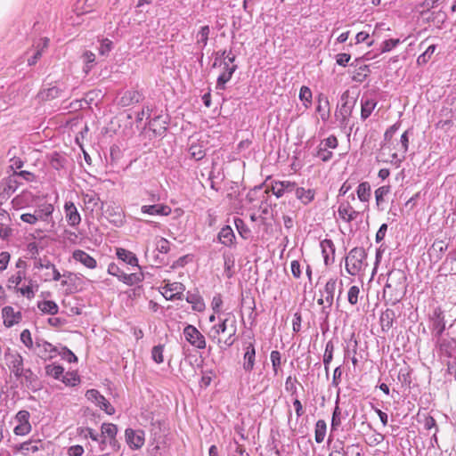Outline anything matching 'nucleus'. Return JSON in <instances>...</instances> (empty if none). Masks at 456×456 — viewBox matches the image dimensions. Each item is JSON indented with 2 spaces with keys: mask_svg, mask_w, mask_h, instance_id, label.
<instances>
[{
  "mask_svg": "<svg viewBox=\"0 0 456 456\" xmlns=\"http://www.w3.org/2000/svg\"><path fill=\"white\" fill-rule=\"evenodd\" d=\"M346 271L352 276L362 275L368 266L367 253L363 248H352L345 258Z\"/></svg>",
  "mask_w": 456,
  "mask_h": 456,
  "instance_id": "f257e3e1",
  "label": "nucleus"
},
{
  "mask_svg": "<svg viewBox=\"0 0 456 456\" xmlns=\"http://www.w3.org/2000/svg\"><path fill=\"white\" fill-rule=\"evenodd\" d=\"M406 275L403 271L400 269H394L389 272L387 281L384 287V294L387 293L390 289L396 294H403L405 289Z\"/></svg>",
  "mask_w": 456,
  "mask_h": 456,
  "instance_id": "f03ea898",
  "label": "nucleus"
},
{
  "mask_svg": "<svg viewBox=\"0 0 456 456\" xmlns=\"http://www.w3.org/2000/svg\"><path fill=\"white\" fill-rule=\"evenodd\" d=\"M338 145V142L337 137L335 135H330L320 142L314 155L321 160L327 162L330 160L333 156L331 150L336 149Z\"/></svg>",
  "mask_w": 456,
  "mask_h": 456,
  "instance_id": "7ed1b4c3",
  "label": "nucleus"
},
{
  "mask_svg": "<svg viewBox=\"0 0 456 456\" xmlns=\"http://www.w3.org/2000/svg\"><path fill=\"white\" fill-rule=\"evenodd\" d=\"M338 280L330 278L325 284L324 289L321 291L322 297H325L326 305L322 308V314L327 318L330 315V308L333 305L335 290L337 289Z\"/></svg>",
  "mask_w": 456,
  "mask_h": 456,
  "instance_id": "20e7f679",
  "label": "nucleus"
},
{
  "mask_svg": "<svg viewBox=\"0 0 456 456\" xmlns=\"http://www.w3.org/2000/svg\"><path fill=\"white\" fill-rule=\"evenodd\" d=\"M183 335L187 342L198 349L206 348V339L202 333L193 325L188 324L183 329Z\"/></svg>",
  "mask_w": 456,
  "mask_h": 456,
  "instance_id": "39448f33",
  "label": "nucleus"
},
{
  "mask_svg": "<svg viewBox=\"0 0 456 456\" xmlns=\"http://www.w3.org/2000/svg\"><path fill=\"white\" fill-rule=\"evenodd\" d=\"M29 417L30 414L28 411L22 410L17 412L14 418L16 426L13 428V433L16 436H26L31 431Z\"/></svg>",
  "mask_w": 456,
  "mask_h": 456,
  "instance_id": "423d86ee",
  "label": "nucleus"
},
{
  "mask_svg": "<svg viewBox=\"0 0 456 456\" xmlns=\"http://www.w3.org/2000/svg\"><path fill=\"white\" fill-rule=\"evenodd\" d=\"M86 396L87 400L94 403L99 408L103 410L107 414L112 415L115 412L114 407L97 390H95V389L88 390L86 394Z\"/></svg>",
  "mask_w": 456,
  "mask_h": 456,
  "instance_id": "0eeeda50",
  "label": "nucleus"
},
{
  "mask_svg": "<svg viewBox=\"0 0 456 456\" xmlns=\"http://www.w3.org/2000/svg\"><path fill=\"white\" fill-rule=\"evenodd\" d=\"M231 319L232 315H229L228 317L220 320L219 323L213 325L208 331V337L216 343L220 348H224V346H222V340L219 338V335L228 330Z\"/></svg>",
  "mask_w": 456,
  "mask_h": 456,
  "instance_id": "6e6552de",
  "label": "nucleus"
},
{
  "mask_svg": "<svg viewBox=\"0 0 456 456\" xmlns=\"http://www.w3.org/2000/svg\"><path fill=\"white\" fill-rule=\"evenodd\" d=\"M108 273L113 276H117L119 281H123L127 285H133L141 281V276L136 273H125L121 272L118 266L113 263L110 264L108 266Z\"/></svg>",
  "mask_w": 456,
  "mask_h": 456,
  "instance_id": "1a4fd4ad",
  "label": "nucleus"
},
{
  "mask_svg": "<svg viewBox=\"0 0 456 456\" xmlns=\"http://www.w3.org/2000/svg\"><path fill=\"white\" fill-rule=\"evenodd\" d=\"M43 359H52L56 355L57 350L49 342L44 339H37L33 349Z\"/></svg>",
  "mask_w": 456,
  "mask_h": 456,
  "instance_id": "9d476101",
  "label": "nucleus"
},
{
  "mask_svg": "<svg viewBox=\"0 0 456 456\" xmlns=\"http://www.w3.org/2000/svg\"><path fill=\"white\" fill-rule=\"evenodd\" d=\"M185 288L181 282H168L161 287V294L167 300L180 298Z\"/></svg>",
  "mask_w": 456,
  "mask_h": 456,
  "instance_id": "9b49d317",
  "label": "nucleus"
},
{
  "mask_svg": "<svg viewBox=\"0 0 456 456\" xmlns=\"http://www.w3.org/2000/svg\"><path fill=\"white\" fill-rule=\"evenodd\" d=\"M126 443L132 449H140L144 444V431L127 428L125 432Z\"/></svg>",
  "mask_w": 456,
  "mask_h": 456,
  "instance_id": "f8f14e48",
  "label": "nucleus"
},
{
  "mask_svg": "<svg viewBox=\"0 0 456 456\" xmlns=\"http://www.w3.org/2000/svg\"><path fill=\"white\" fill-rule=\"evenodd\" d=\"M53 210V205L45 201L43 203L37 204L33 213L37 217V222L40 221L45 223H50V221L52 220Z\"/></svg>",
  "mask_w": 456,
  "mask_h": 456,
  "instance_id": "ddd939ff",
  "label": "nucleus"
},
{
  "mask_svg": "<svg viewBox=\"0 0 456 456\" xmlns=\"http://www.w3.org/2000/svg\"><path fill=\"white\" fill-rule=\"evenodd\" d=\"M219 66H223V71L217 77L216 88L217 90H224L225 88V84L232 78L237 66H230L226 61H221Z\"/></svg>",
  "mask_w": 456,
  "mask_h": 456,
  "instance_id": "4468645a",
  "label": "nucleus"
},
{
  "mask_svg": "<svg viewBox=\"0 0 456 456\" xmlns=\"http://www.w3.org/2000/svg\"><path fill=\"white\" fill-rule=\"evenodd\" d=\"M390 151V147L387 145V143H384L381 147V151L379 155V161L384 163H389L393 165L395 167L398 168L402 162L405 159V154H401V156L397 153H392L389 158H386V151Z\"/></svg>",
  "mask_w": 456,
  "mask_h": 456,
  "instance_id": "2eb2a0df",
  "label": "nucleus"
},
{
  "mask_svg": "<svg viewBox=\"0 0 456 456\" xmlns=\"http://www.w3.org/2000/svg\"><path fill=\"white\" fill-rule=\"evenodd\" d=\"M2 317L4 324L10 328L21 321L22 314L20 311H14L12 306H4L2 310Z\"/></svg>",
  "mask_w": 456,
  "mask_h": 456,
  "instance_id": "dca6fc26",
  "label": "nucleus"
},
{
  "mask_svg": "<svg viewBox=\"0 0 456 456\" xmlns=\"http://www.w3.org/2000/svg\"><path fill=\"white\" fill-rule=\"evenodd\" d=\"M64 213L68 224L72 226H77L81 222L80 214L77 211V207L71 201H67L64 204Z\"/></svg>",
  "mask_w": 456,
  "mask_h": 456,
  "instance_id": "f3484780",
  "label": "nucleus"
},
{
  "mask_svg": "<svg viewBox=\"0 0 456 456\" xmlns=\"http://www.w3.org/2000/svg\"><path fill=\"white\" fill-rule=\"evenodd\" d=\"M338 216L345 222L350 223L357 218L359 212L356 211L349 201H343L339 204L338 209Z\"/></svg>",
  "mask_w": 456,
  "mask_h": 456,
  "instance_id": "a211bd4d",
  "label": "nucleus"
},
{
  "mask_svg": "<svg viewBox=\"0 0 456 456\" xmlns=\"http://www.w3.org/2000/svg\"><path fill=\"white\" fill-rule=\"evenodd\" d=\"M7 365L17 378L23 375V359L19 354H12L6 356Z\"/></svg>",
  "mask_w": 456,
  "mask_h": 456,
  "instance_id": "6ab92c4d",
  "label": "nucleus"
},
{
  "mask_svg": "<svg viewBox=\"0 0 456 456\" xmlns=\"http://www.w3.org/2000/svg\"><path fill=\"white\" fill-rule=\"evenodd\" d=\"M377 100L370 95L363 94L361 98V118H368L377 106Z\"/></svg>",
  "mask_w": 456,
  "mask_h": 456,
  "instance_id": "aec40b11",
  "label": "nucleus"
},
{
  "mask_svg": "<svg viewBox=\"0 0 456 456\" xmlns=\"http://www.w3.org/2000/svg\"><path fill=\"white\" fill-rule=\"evenodd\" d=\"M141 211L143 214L151 216H167L171 214V208L167 205L156 204V205H143L141 208Z\"/></svg>",
  "mask_w": 456,
  "mask_h": 456,
  "instance_id": "412c9836",
  "label": "nucleus"
},
{
  "mask_svg": "<svg viewBox=\"0 0 456 456\" xmlns=\"http://www.w3.org/2000/svg\"><path fill=\"white\" fill-rule=\"evenodd\" d=\"M72 257L89 269H94L97 265L96 260L81 249H76L72 254Z\"/></svg>",
  "mask_w": 456,
  "mask_h": 456,
  "instance_id": "4be33fe9",
  "label": "nucleus"
},
{
  "mask_svg": "<svg viewBox=\"0 0 456 456\" xmlns=\"http://www.w3.org/2000/svg\"><path fill=\"white\" fill-rule=\"evenodd\" d=\"M35 196L32 192L23 191L12 200V203L15 208H24L33 204Z\"/></svg>",
  "mask_w": 456,
  "mask_h": 456,
  "instance_id": "5701e85b",
  "label": "nucleus"
},
{
  "mask_svg": "<svg viewBox=\"0 0 456 456\" xmlns=\"http://www.w3.org/2000/svg\"><path fill=\"white\" fill-rule=\"evenodd\" d=\"M341 102L342 103L339 107L338 113L337 114V116L338 118H341L342 122H346L352 113L354 105V101H348L347 96L346 95V94H344L341 97Z\"/></svg>",
  "mask_w": 456,
  "mask_h": 456,
  "instance_id": "b1692460",
  "label": "nucleus"
},
{
  "mask_svg": "<svg viewBox=\"0 0 456 456\" xmlns=\"http://www.w3.org/2000/svg\"><path fill=\"white\" fill-rule=\"evenodd\" d=\"M256 350L252 343H249L245 348L243 356V369L246 371H251L255 365Z\"/></svg>",
  "mask_w": 456,
  "mask_h": 456,
  "instance_id": "393cba45",
  "label": "nucleus"
},
{
  "mask_svg": "<svg viewBox=\"0 0 456 456\" xmlns=\"http://www.w3.org/2000/svg\"><path fill=\"white\" fill-rule=\"evenodd\" d=\"M321 248L324 258V263L326 265H329L334 261V253H335V248L334 244L331 240H323L321 242Z\"/></svg>",
  "mask_w": 456,
  "mask_h": 456,
  "instance_id": "a878e982",
  "label": "nucleus"
},
{
  "mask_svg": "<svg viewBox=\"0 0 456 456\" xmlns=\"http://www.w3.org/2000/svg\"><path fill=\"white\" fill-rule=\"evenodd\" d=\"M296 198L304 205L310 204L315 197V191L313 189H305L297 187L295 192Z\"/></svg>",
  "mask_w": 456,
  "mask_h": 456,
  "instance_id": "bb28decb",
  "label": "nucleus"
},
{
  "mask_svg": "<svg viewBox=\"0 0 456 456\" xmlns=\"http://www.w3.org/2000/svg\"><path fill=\"white\" fill-rule=\"evenodd\" d=\"M142 100V95L139 92L134 90H128L123 93L119 98V104L122 106H129L137 103Z\"/></svg>",
  "mask_w": 456,
  "mask_h": 456,
  "instance_id": "cd10ccee",
  "label": "nucleus"
},
{
  "mask_svg": "<svg viewBox=\"0 0 456 456\" xmlns=\"http://www.w3.org/2000/svg\"><path fill=\"white\" fill-rule=\"evenodd\" d=\"M116 255L120 260L124 261L127 265L132 266H138V259L133 252L119 248H117Z\"/></svg>",
  "mask_w": 456,
  "mask_h": 456,
  "instance_id": "c85d7f7f",
  "label": "nucleus"
},
{
  "mask_svg": "<svg viewBox=\"0 0 456 456\" xmlns=\"http://www.w3.org/2000/svg\"><path fill=\"white\" fill-rule=\"evenodd\" d=\"M234 239V232L232 229L228 225L223 227L218 233L219 241L225 246L232 245Z\"/></svg>",
  "mask_w": 456,
  "mask_h": 456,
  "instance_id": "c756f323",
  "label": "nucleus"
},
{
  "mask_svg": "<svg viewBox=\"0 0 456 456\" xmlns=\"http://www.w3.org/2000/svg\"><path fill=\"white\" fill-rule=\"evenodd\" d=\"M83 200L86 208H90L91 211H94L95 208H102V203L95 192L85 194Z\"/></svg>",
  "mask_w": 456,
  "mask_h": 456,
  "instance_id": "7c9ffc66",
  "label": "nucleus"
},
{
  "mask_svg": "<svg viewBox=\"0 0 456 456\" xmlns=\"http://www.w3.org/2000/svg\"><path fill=\"white\" fill-rule=\"evenodd\" d=\"M38 289V285L33 281L32 280L28 281V285H25L20 288L15 289L17 292H19L21 296L27 297L28 299H32L35 297L36 291Z\"/></svg>",
  "mask_w": 456,
  "mask_h": 456,
  "instance_id": "2f4dec72",
  "label": "nucleus"
},
{
  "mask_svg": "<svg viewBox=\"0 0 456 456\" xmlns=\"http://www.w3.org/2000/svg\"><path fill=\"white\" fill-rule=\"evenodd\" d=\"M227 331L229 332V335L224 341H222V346L224 345L225 347H230L236 341L237 326L236 319L233 315H232V319L229 323V329Z\"/></svg>",
  "mask_w": 456,
  "mask_h": 456,
  "instance_id": "473e14b6",
  "label": "nucleus"
},
{
  "mask_svg": "<svg viewBox=\"0 0 456 456\" xmlns=\"http://www.w3.org/2000/svg\"><path fill=\"white\" fill-rule=\"evenodd\" d=\"M62 89L57 86H52L48 88L43 89L39 93V97L42 100L50 101L60 97L61 95Z\"/></svg>",
  "mask_w": 456,
  "mask_h": 456,
  "instance_id": "72a5a7b5",
  "label": "nucleus"
},
{
  "mask_svg": "<svg viewBox=\"0 0 456 456\" xmlns=\"http://www.w3.org/2000/svg\"><path fill=\"white\" fill-rule=\"evenodd\" d=\"M370 185L368 182L361 183L356 190L357 197L362 202H368L370 199Z\"/></svg>",
  "mask_w": 456,
  "mask_h": 456,
  "instance_id": "f704fd0d",
  "label": "nucleus"
},
{
  "mask_svg": "<svg viewBox=\"0 0 456 456\" xmlns=\"http://www.w3.org/2000/svg\"><path fill=\"white\" fill-rule=\"evenodd\" d=\"M327 431V424L323 419H319L315 423L314 428V439L317 444H321L324 441Z\"/></svg>",
  "mask_w": 456,
  "mask_h": 456,
  "instance_id": "c9c22d12",
  "label": "nucleus"
},
{
  "mask_svg": "<svg viewBox=\"0 0 456 456\" xmlns=\"http://www.w3.org/2000/svg\"><path fill=\"white\" fill-rule=\"evenodd\" d=\"M390 185H383L375 190V200L379 208L386 202L385 198L390 193Z\"/></svg>",
  "mask_w": 456,
  "mask_h": 456,
  "instance_id": "e433bc0d",
  "label": "nucleus"
},
{
  "mask_svg": "<svg viewBox=\"0 0 456 456\" xmlns=\"http://www.w3.org/2000/svg\"><path fill=\"white\" fill-rule=\"evenodd\" d=\"M37 307L41 312L52 315L56 314L59 311V306L52 300L39 302Z\"/></svg>",
  "mask_w": 456,
  "mask_h": 456,
  "instance_id": "4c0bfd02",
  "label": "nucleus"
},
{
  "mask_svg": "<svg viewBox=\"0 0 456 456\" xmlns=\"http://www.w3.org/2000/svg\"><path fill=\"white\" fill-rule=\"evenodd\" d=\"M42 448L41 441H27L20 445V450L24 454L35 453Z\"/></svg>",
  "mask_w": 456,
  "mask_h": 456,
  "instance_id": "58836bf2",
  "label": "nucleus"
},
{
  "mask_svg": "<svg viewBox=\"0 0 456 456\" xmlns=\"http://www.w3.org/2000/svg\"><path fill=\"white\" fill-rule=\"evenodd\" d=\"M101 431H102V433L100 435V439L101 438L114 439L118 433V428L116 425H114L112 423H103L102 425Z\"/></svg>",
  "mask_w": 456,
  "mask_h": 456,
  "instance_id": "ea45409f",
  "label": "nucleus"
},
{
  "mask_svg": "<svg viewBox=\"0 0 456 456\" xmlns=\"http://www.w3.org/2000/svg\"><path fill=\"white\" fill-rule=\"evenodd\" d=\"M77 434L84 438L90 437L93 441L105 443L104 439L100 440V435L91 428H77Z\"/></svg>",
  "mask_w": 456,
  "mask_h": 456,
  "instance_id": "a19ab883",
  "label": "nucleus"
},
{
  "mask_svg": "<svg viewBox=\"0 0 456 456\" xmlns=\"http://www.w3.org/2000/svg\"><path fill=\"white\" fill-rule=\"evenodd\" d=\"M317 111L321 114V118L325 121L330 117L329 101L325 97H319Z\"/></svg>",
  "mask_w": 456,
  "mask_h": 456,
  "instance_id": "79ce46f5",
  "label": "nucleus"
},
{
  "mask_svg": "<svg viewBox=\"0 0 456 456\" xmlns=\"http://www.w3.org/2000/svg\"><path fill=\"white\" fill-rule=\"evenodd\" d=\"M26 272L19 270L15 274L11 275L7 281L8 289H17L19 284L25 278Z\"/></svg>",
  "mask_w": 456,
  "mask_h": 456,
  "instance_id": "37998d69",
  "label": "nucleus"
},
{
  "mask_svg": "<svg viewBox=\"0 0 456 456\" xmlns=\"http://www.w3.org/2000/svg\"><path fill=\"white\" fill-rule=\"evenodd\" d=\"M209 33L210 28L206 25L201 27L197 34V44L201 45L202 48H204L208 44Z\"/></svg>",
  "mask_w": 456,
  "mask_h": 456,
  "instance_id": "c03bdc74",
  "label": "nucleus"
},
{
  "mask_svg": "<svg viewBox=\"0 0 456 456\" xmlns=\"http://www.w3.org/2000/svg\"><path fill=\"white\" fill-rule=\"evenodd\" d=\"M394 315L395 313L389 309L382 313L380 322L383 330H389L392 327Z\"/></svg>",
  "mask_w": 456,
  "mask_h": 456,
  "instance_id": "a18cd8bd",
  "label": "nucleus"
},
{
  "mask_svg": "<svg viewBox=\"0 0 456 456\" xmlns=\"http://www.w3.org/2000/svg\"><path fill=\"white\" fill-rule=\"evenodd\" d=\"M186 300L188 303L192 305V308L195 311L200 312L205 307L203 299L197 295H193V294L188 295L186 297Z\"/></svg>",
  "mask_w": 456,
  "mask_h": 456,
  "instance_id": "49530a36",
  "label": "nucleus"
},
{
  "mask_svg": "<svg viewBox=\"0 0 456 456\" xmlns=\"http://www.w3.org/2000/svg\"><path fill=\"white\" fill-rule=\"evenodd\" d=\"M299 99L303 102L305 108H308L312 103V92L309 87L302 86L299 92Z\"/></svg>",
  "mask_w": 456,
  "mask_h": 456,
  "instance_id": "de8ad7c7",
  "label": "nucleus"
},
{
  "mask_svg": "<svg viewBox=\"0 0 456 456\" xmlns=\"http://www.w3.org/2000/svg\"><path fill=\"white\" fill-rule=\"evenodd\" d=\"M20 184L19 180L15 177L13 175L12 176L9 177V179L6 182L5 186L4 187V192L6 194H12L16 191Z\"/></svg>",
  "mask_w": 456,
  "mask_h": 456,
  "instance_id": "09e8293b",
  "label": "nucleus"
},
{
  "mask_svg": "<svg viewBox=\"0 0 456 456\" xmlns=\"http://www.w3.org/2000/svg\"><path fill=\"white\" fill-rule=\"evenodd\" d=\"M164 346L158 345L151 349V359L158 364L164 362Z\"/></svg>",
  "mask_w": 456,
  "mask_h": 456,
  "instance_id": "8fccbe9b",
  "label": "nucleus"
},
{
  "mask_svg": "<svg viewBox=\"0 0 456 456\" xmlns=\"http://www.w3.org/2000/svg\"><path fill=\"white\" fill-rule=\"evenodd\" d=\"M447 18L446 12L444 11L433 12H431L428 19L436 25L440 26L443 24Z\"/></svg>",
  "mask_w": 456,
  "mask_h": 456,
  "instance_id": "3c124183",
  "label": "nucleus"
},
{
  "mask_svg": "<svg viewBox=\"0 0 456 456\" xmlns=\"http://www.w3.org/2000/svg\"><path fill=\"white\" fill-rule=\"evenodd\" d=\"M155 246L156 249L162 254H167L170 248H169V241L162 237H159L155 239Z\"/></svg>",
  "mask_w": 456,
  "mask_h": 456,
  "instance_id": "603ef678",
  "label": "nucleus"
},
{
  "mask_svg": "<svg viewBox=\"0 0 456 456\" xmlns=\"http://www.w3.org/2000/svg\"><path fill=\"white\" fill-rule=\"evenodd\" d=\"M47 375L58 379L63 374L64 369L61 365H47L45 367Z\"/></svg>",
  "mask_w": 456,
  "mask_h": 456,
  "instance_id": "864d4df0",
  "label": "nucleus"
},
{
  "mask_svg": "<svg viewBox=\"0 0 456 456\" xmlns=\"http://www.w3.org/2000/svg\"><path fill=\"white\" fill-rule=\"evenodd\" d=\"M435 51H436V45H429L427 48V50L418 57V59H417L418 64L423 65V64L427 63L428 61V60L430 59L431 55L435 53Z\"/></svg>",
  "mask_w": 456,
  "mask_h": 456,
  "instance_id": "5fc2aeb1",
  "label": "nucleus"
},
{
  "mask_svg": "<svg viewBox=\"0 0 456 456\" xmlns=\"http://www.w3.org/2000/svg\"><path fill=\"white\" fill-rule=\"evenodd\" d=\"M20 340L28 349H34L35 345L32 340L31 333L28 330H23L21 331Z\"/></svg>",
  "mask_w": 456,
  "mask_h": 456,
  "instance_id": "6e6d98bb",
  "label": "nucleus"
},
{
  "mask_svg": "<svg viewBox=\"0 0 456 456\" xmlns=\"http://www.w3.org/2000/svg\"><path fill=\"white\" fill-rule=\"evenodd\" d=\"M360 294V289L358 286H352L347 293V300L352 305H354L358 302V297Z\"/></svg>",
  "mask_w": 456,
  "mask_h": 456,
  "instance_id": "4d7b16f0",
  "label": "nucleus"
},
{
  "mask_svg": "<svg viewBox=\"0 0 456 456\" xmlns=\"http://www.w3.org/2000/svg\"><path fill=\"white\" fill-rule=\"evenodd\" d=\"M83 60L86 62V67L84 69L86 73H88L92 68V65L95 61V54L90 51H86L83 53Z\"/></svg>",
  "mask_w": 456,
  "mask_h": 456,
  "instance_id": "13d9d810",
  "label": "nucleus"
},
{
  "mask_svg": "<svg viewBox=\"0 0 456 456\" xmlns=\"http://www.w3.org/2000/svg\"><path fill=\"white\" fill-rule=\"evenodd\" d=\"M34 267L36 269H43V268L50 269V268H53V264L47 258L35 257Z\"/></svg>",
  "mask_w": 456,
  "mask_h": 456,
  "instance_id": "bf43d9fd",
  "label": "nucleus"
},
{
  "mask_svg": "<svg viewBox=\"0 0 456 456\" xmlns=\"http://www.w3.org/2000/svg\"><path fill=\"white\" fill-rule=\"evenodd\" d=\"M341 424V411L338 405H336L331 419V429L338 428Z\"/></svg>",
  "mask_w": 456,
  "mask_h": 456,
  "instance_id": "052dcab7",
  "label": "nucleus"
},
{
  "mask_svg": "<svg viewBox=\"0 0 456 456\" xmlns=\"http://www.w3.org/2000/svg\"><path fill=\"white\" fill-rule=\"evenodd\" d=\"M400 43L399 39H387L382 43L381 53L390 52L392 49L397 46Z\"/></svg>",
  "mask_w": 456,
  "mask_h": 456,
  "instance_id": "680f3d73",
  "label": "nucleus"
},
{
  "mask_svg": "<svg viewBox=\"0 0 456 456\" xmlns=\"http://www.w3.org/2000/svg\"><path fill=\"white\" fill-rule=\"evenodd\" d=\"M235 225L239 233L243 237L247 238L250 232L249 229L245 225L241 219H235Z\"/></svg>",
  "mask_w": 456,
  "mask_h": 456,
  "instance_id": "e2e57ef3",
  "label": "nucleus"
},
{
  "mask_svg": "<svg viewBox=\"0 0 456 456\" xmlns=\"http://www.w3.org/2000/svg\"><path fill=\"white\" fill-rule=\"evenodd\" d=\"M409 131H405L400 138V147L398 149L399 151H401L403 154H406L409 147V137H408Z\"/></svg>",
  "mask_w": 456,
  "mask_h": 456,
  "instance_id": "0e129e2a",
  "label": "nucleus"
},
{
  "mask_svg": "<svg viewBox=\"0 0 456 456\" xmlns=\"http://www.w3.org/2000/svg\"><path fill=\"white\" fill-rule=\"evenodd\" d=\"M270 358L273 364V371L275 374H277L278 368L281 365V354L278 351H272Z\"/></svg>",
  "mask_w": 456,
  "mask_h": 456,
  "instance_id": "69168bd1",
  "label": "nucleus"
},
{
  "mask_svg": "<svg viewBox=\"0 0 456 456\" xmlns=\"http://www.w3.org/2000/svg\"><path fill=\"white\" fill-rule=\"evenodd\" d=\"M11 255L7 251H2L0 253V273L4 272L10 262Z\"/></svg>",
  "mask_w": 456,
  "mask_h": 456,
  "instance_id": "338daca9",
  "label": "nucleus"
},
{
  "mask_svg": "<svg viewBox=\"0 0 456 456\" xmlns=\"http://www.w3.org/2000/svg\"><path fill=\"white\" fill-rule=\"evenodd\" d=\"M84 453V448L82 445H72L69 447L67 454L69 456H82Z\"/></svg>",
  "mask_w": 456,
  "mask_h": 456,
  "instance_id": "774afa93",
  "label": "nucleus"
}]
</instances>
